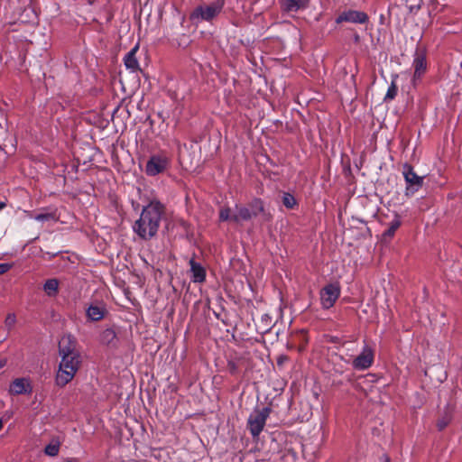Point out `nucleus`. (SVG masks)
<instances>
[{"label": "nucleus", "mask_w": 462, "mask_h": 462, "mask_svg": "<svg viewBox=\"0 0 462 462\" xmlns=\"http://www.w3.org/2000/svg\"><path fill=\"white\" fill-rule=\"evenodd\" d=\"M5 206H6V205H5V202L0 201V210H2L3 208H5Z\"/></svg>", "instance_id": "c756f323"}, {"label": "nucleus", "mask_w": 462, "mask_h": 462, "mask_svg": "<svg viewBox=\"0 0 462 462\" xmlns=\"http://www.w3.org/2000/svg\"><path fill=\"white\" fill-rule=\"evenodd\" d=\"M254 217L250 208L245 207L236 206V213L233 215V222L240 223L241 221H246Z\"/></svg>", "instance_id": "dca6fc26"}, {"label": "nucleus", "mask_w": 462, "mask_h": 462, "mask_svg": "<svg viewBox=\"0 0 462 462\" xmlns=\"http://www.w3.org/2000/svg\"><path fill=\"white\" fill-rule=\"evenodd\" d=\"M358 39H359V37H358V36L355 37V40H356V42L358 41Z\"/></svg>", "instance_id": "473e14b6"}, {"label": "nucleus", "mask_w": 462, "mask_h": 462, "mask_svg": "<svg viewBox=\"0 0 462 462\" xmlns=\"http://www.w3.org/2000/svg\"><path fill=\"white\" fill-rule=\"evenodd\" d=\"M139 50V43H136L124 57V64L130 72H137L140 70V64L136 57Z\"/></svg>", "instance_id": "f8f14e48"}, {"label": "nucleus", "mask_w": 462, "mask_h": 462, "mask_svg": "<svg viewBox=\"0 0 462 462\" xmlns=\"http://www.w3.org/2000/svg\"><path fill=\"white\" fill-rule=\"evenodd\" d=\"M64 462H72V460H66V461H64Z\"/></svg>", "instance_id": "72a5a7b5"}, {"label": "nucleus", "mask_w": 462, "mask_h": 462, "mask_svg": "<svg viewBox=\"0 0 462 462\" xmlns=\"http://www.w3.org/2000/svg\"><path fill=\"white\" fill-rule=\"evenodd\" d=\"M374 358V349L365 345L362 348L361 353L352 360V365L356 370H365L369 368Z\"/></svg>", "instance_id": "6e6552de"}, {"label": "nucleus", "mask_w": 462, "mask_h": 462, "mask_svg": "<svg viewBox=\"0 0 462 462\" xmlns=\"http://www.w3.org/2000/svg\"><path fill=\"white\" fill-rule=\"evenodd\" d=\"M105 313L106 308L103 305H90L86 310L87 317L91 321L101 320Z\"/></svg>", "instance_id": "2eb2a0df"}, {"label": "nucleus", "mask_w": 462, "mask_h": 462, "mask_svg": "<svg viewBox=\"0 0 462 462\" xmlns=\"http://www.w3.org/2000/svg\"><path fill=\"white\" fill-rule=\"evenodd\" d=\"M116 338V333L111 328L105 329L101 334V341L105 344L111 343Z\"/></svg>", "instance_id": "412c9836"}, {"label": "nucleus", "mask_w": 462, "mask_h": 462, "mask_svg": "<svg viewBox=\"0 0 462 462\" xmlns=\"http://www.w3.org/2000/svg\"><path fill=\"white\" fill-rule=\"evenodd\" d=\"M402 174L406 182V195H412L421 188L423 178L418 176L411 165H403Z\"/></svg>", "instance_id": "0eeeda50"}, {"label": "nucleus", "mask_w": 462, "mask_h": 462, "mask_svg": "<svg viewBox=\"0 0 462 462\" xmlns=\"http://www.w3.org/2000/svg\"><path fill=\"white\" fill-rule=\"evenodd\" d=\"M412 67L414 69L412 82L415 85L416 81L419 80L427 70V60L423 51H416Z\"/></svg>", "instance_id": "9d476101"}, {"label": "nucleus", "mask_w": 462, "mask_h": 462, "mask_svg": "<svg viewBox=\"0 0 462 462\" xmlns=\"http://www.w3.org/2000/svg\"><path fill=\"white\" fill-rule=\"evenodd\" d=\"M43 291L49 297H55L59 292V281L49 279L43 284Z\"/></svg>", "instance_id": "f3484780"}, {"label": "nucleus", "mask_w": 462, "mask_h": 462, "mask_svg": "<svg viewBox=\"0 0 462 462\" xmlns=\"http://www.w3.org/2000/svg\"><path fill=\"white\" fill-rule=\"evenodd\" d=\"M3 420L0 419V430L3 429Z\"/></svg>", "instance_id": "7c9ffc66"}, {"label": "nucleus", "mask_w": 462, "mask_h": 462, "mask_svg": "<svg viewBox=\"0 0 462 462\" xmlns=\"http://www.w3.org/2000/svg\"><path fill=\"white\" fill-rule=\"evenodd\" d=\"M233 215L231 208H222L219 211L220 221H233Z\"/></svg>", "instance_id": "5701e85b"}, {"label": "nucleus", "mask_w": 462, "mask_h": 462, "mask_svg": "<svg viewBox=\"0 0 462 462\" xmlns=\"http://www.w3.org/2000/svg\"><path fill=\"white\" fill-rule=\"evenodd\" d=\"M401 226V220L398 217H395L390 223L389 227L384 231L383 236L385 237H393L395 231Z\"/></svg>", "instance_id": "a211bd4d"}, {"label": "nucleus", "mask_w": 462, "mask_h": 462, "mask_svg": "<svg viewBox=\"0 0 462 462\" xmlns=\"http://www.w3.org/2000/svg\"><path fill=\"white\" fill-rule=\"evenodd\" d=\"M32 391L31 381L29 378L25 377L14 379L9 387L10 393L14 395L31 393Z\"/></svg>", "instance_id": "9b49d317"}, {"label": "nucleus", "mask_w": 462, "mask_h": 462, "mask_svg": "<svg viewBox=\"0 0 462 462\" xmlns=\"http://www.w3.org/2000/svg\"><path fill=\"white\" fill-rule=\"evenodd\" d=\"M282 203L287 208H292L296 205V199L293 195L285 192L282 195Z\"/></svg>", "instance_id": "4be33fe9"}, {"label": "nucleus", "mask_w": 462, "mask_h": 462, "mask_svg": "<svg viewBox=\"0 0 462 462\" xmlns=\"http://www.w3.org/2000/svg\"><path fill=\"white\" fill-rule=\"evenodd\" d=\"M163 211L164 207L160 201L156 199L150 201L143 207L140 217L134 222V231L142 239L152 238L158 232Z\"/></svg>", "instance_id": "f257e3e1"}, {"label": "nucleus", "mask_w": 462, "mask_h": 462, "mask_svg": "<svg viewBox=\"0 0 462 462\" xmlns=\"http://www.w3.org/2000/svg\"><path fill=\"white\" fill-rule=\"evenodd\" d=\"M4 365H5V363H2V362H1V363H0V367H3V366H4Z\"/></svg>", "instance_id": "2f4dec72"}, {"label": "nucleus", "mask_w": 462, "mask_h": 462, "mask_svg": "<svg viewBox=\"0 0 462 462\" xmlns=\"http://www.w3.org/2000/svg\"><path fill=\"white\" fill-rule=\"evenodd\" d=\"M250 210L252 211L253 215L255 217L259 213L263 212L264 209L263 202L260 199H254L251 204H250Z\"/></svg>", "instance_id": "6ab92c4d"}, {"label": "nucleus", "mask_w": 462, "mask_h": 462, "mask_svg": "<svg viewBox=\"0 0 462 462\" xmlns=\"http://www.w3.org/2000/svg\"><path fill=\"white\" fill-rule=\"evenodd\" d=\"M34 219L38 222H45V221H56L57 217L55 213H42L38 214L34 217Z\"/></svg>", "instance_id": "b1692460"}, {"label": "nucleus", "mask_w": 462, "mask_h": 462, "mask_svg": "<svg viewBox=\"0 0 462 462\" xmlns=\"http://www.w3.org/2000/svg\"><path fill=\"white\" fill-rule=\"evenodd\" d=\"M446 425H447V422H445V421H439L438 422V428L440 430H443L446 427Z\"/></svg>", "instance_id": "cd10ccee"}, {"label": "nucleus", "mask_w": 462, "mask_h": 462, "mask_svg": "<svg viewBox=\"0 0 462 462\" xmlns=\"http://www.w3.org/2000/svg\"><path fill=\"white\" fill-rule=\"evenodd\" d=\"M16 323V317L14 313H9L5 319V326L8 330H11Z\"/></svg>", "instance_id": "393cba45"}, {"label": "nucleus", "mask_w": 462, "mask_h": 462, "mask_svg": "<svg viewBox=\"0 0 462 462\" xmlns=\"http://www.w3.org/2000/svg\"><path fill=\"white\" fill-rule=\"evenodd\" d=\"M310 0H284L282 9L288 13H295L308 7Z\"/></svg>", "instance_id": "ddd939ff"}, {"label": "nucleus", "mask_w": 462, "mask_h": 462, "mask_svg": "<svg viewBox=\"0 0 462 462\" xmlns=\"http://www.w3.org/2000/svg\"><path fill=\"white\" fill-rule=\"evenodd\" d=\"M66 341H69V338H62L59 345L61 361L56 374V383L61 387L74 378L79 367V354L70 346H65Z\"/></svg>", "instance_id": "f03ea898"}, {"label": "nucleus", "mask_w": 462, "mask_h": 462, "mask_svg": "<svg viewBox=\"0 0 462 462\" xmlns=\"http://www.w3.org/2000/svg\"><path fill=\"white\" fill-rule=\"evenodd\" d=\"M341 288L337 282H332L323 287L319 292L322 308L325 310L332 308L339 298Z\"/></svg>", "instance_id": "423d86ee"}, {"label": "nucleus", "mask_w": 462, "mask_h": 462, "mask_svg": "<svg viewBox=\"0 0 462 462\" xmlns=\"http://www.w3.org/2000/svg\"><path fill=\"white\" fill-rule=\"evenodd\" d=\"M191 280L193 282H202L206 278L205 268L199 263L195 262L194 259L189 261Z\"/></svg>", "instance_id": "4468645a"}, {"label": "nucleus", "mask_w": 462, "mask_h": 462, "mask_svg": "<svg viewBox=\"0 0 462 462\" xmlns=\"http://www.w3.org/2000/svg\"><path fill=\"white\" fill-rule=\"evenodd\" d=\"M368 21V16L365 13L356 10H347L341 13L336 19L337 23L343 22L352 23H365Z\"/></svg>", "instance_id": "1a4fd4ad"}, {"label": "nucleus", "mask_w": 462, "mask_h": 462, "mask_svg": "<svg viewBox=\"0 0 462 462\" xmlns=\"http://www.w3.org/2000/svg\"><path fill=\"white\" fill-rule=\"evenodd\" d=\"M379 460L380 462H390V458L385 455L380 457Z\"/></svg>", "instance_id": "c85d7f7f"}, {"label": "nucleus", "mask_w": 462, "mask_h": 462, "mask_svg": "<svg viewBox=\"0 0 462 462\" xmlns=\"http://www.w3.org/2000/svg\"><path fill=\"white\" fill-rule=\"evenodd\" d=\"M60 451V443L58 441L51 442L45 447L44 452L50 457H55Z\"/></svg>", "instance_id": "aec40b11"}, {"label": "nucleus", "mask_w": 462, "mask_h": 462, "mask_svg": "<svg viewBox=\"0 0 462 462\" xmlns=\"http://www.w3.org/2000/svg\"><path fill=\"white\" fill-rule=\"evenodd\" d=\"M223 6L224 3L222 1L199 5L190 14V18L197 23L201 21L210 22L221 13Z\"/></svg>", "instance_id": "39448f33"}, {"label": "nucleus", "mask_w": 462, "mask_h": 462, "mask_svg": "<svg viewBox=\"0 0 462 462\" xmlns=\"http://www.w3.org/2000/svg\"><path fill=\"white\" fill-rule=\"evenodd\" d=\"M171 165V158L166 152L152 154L146 162L144 172L147 176L154 177L165 172Z\"/></svg>", "instance_id": "7ed1b4c3"}, {"label": "nucleus", "mask_w": 462, "mask_h": 462, "mask_svg": "<svg viewBox=\"0 0 462 462\" xmlns=\"http://www.w3.org/2000/svg\"><path fill=\"white\" fill-rule=\"evenodd\" d=\"M271 414V409L264 407L255 409L248 417L247 428L253 439H257L266 424V420Z\"/></svg>", "instance_id": "20e7f679"}, {"label": "nucleus", "mask_w": 462, "mask_h": 462, "mask_svg": "<svg viewBox=\"0 0 462 462\" xmlns=\"http://www.w3.org/2000/svg\"><path fill=\"white\" fill-rule=\"evenodd\" d=\"M397 90L398 89L396 85L393 82L391 86L388 88L385 99H393L397 95Z\"/></svg>", "instance_id": "a878e982"}, {"label": "nucleus", "mask_w": 462, "mask_h": 462, "mask_svg": "<svg viewBox=\"0 0 462 462\" xmlns=\"http://www.w3.org/2000/svg\"><path fill=\"white\" fill-rule=\"evenodd\" d=\"M12 267H13L12 263H0V274H4V273H7L10 269H12Z\"/></svg>", "instance_id": "bb28decb"}]
</instances>
